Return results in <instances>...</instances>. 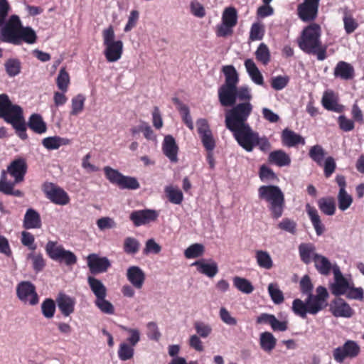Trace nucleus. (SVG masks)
I'll return each mask as SVG.
<instances>
[{
  "label": "nucleus",
  "mask_w": 364,
  "mask_h": 364,
  "mask_svg": "<svg viewBox=\"0 0 364 364\" xmlns=\"http://www.w3.org/2000/svg\"><path fill=\"white\" fill-rule=\"evenodd\" d=\"M292 310L296 315L302 318H306V314L309 313L306 301H303L299 299H296L293 301Z\"/></svg>",
  "instance_id": "obj_45"
},
{
  "label": "nucleus",
  "mask_w": 364,
  "mask_h": 364,
  "mask_svg": "<svg viewBox=\"0 0 364 364\" xmlns=\"http://www.w3.org/2000/svg\"><path fill=\"white\" fill-rule=\"evenodd\" d=\"M162 150L171 162L176 163L178 161V146L171 135H167L164 137L162 143Z\"/></svg>",
  "instance_id": "obj_21"
},
{
  "label": "nucleus",
  "mask_w": 364,
  "mask_h": 364,
  "mask_svg": "<svg viewBox=\"0 0 364 364\" xmlns=\"http://www.w3.org/2000/svg\"><path fill=\"white\" fill-rule=\"evenodd\" d=\"M278 228L290 234L294 235L296 232V223L289 218H284L279 224Z\"/></svg>",
  "instance_id": "obj_61"
},
{
  "label": "nucleus",
  "mask_w": 364,
  "mask_h": 364,
  "mask_svg": "<svg viewBox=\"0 0 364 364\" xmlns=\"http://www.w3.org/2000/svg\"><path fill=\"white\" fill-rule=\"evenodd\" d=\"M41 311L46 318H53L55 312V301L52 299H46L41 304Z\"/></svg>",
  "instance_id": "obj_51"
},
{
  "label": "nucleus",
  "mask_w": 364,
  "mask_h": 364,
  "mask_svg": "<svg viewBox=\"0 0 364 364\" xmlns=\"http://www.w3.org/2000/svg\"><path fill=\"white\" fill-rule=\"evenodd\" d=\"M203 252L204 246L202 244L195 243L185 250L184 255L187 259H193L201 256Z\"/></svg>",
  "instance_id": "obj_52"
},
{
  "label": "nucleus",
  "mask_w": 364,
  "mask_h": 364,
  "mask_svg": "<svg viewBox=\"0 0 364 364\" xmlns=\"http://www.w3.org/2000/svg\"><path fill=\"white\" fill-rule=\"evenodd\" d=\"M222 22L229 25V26L235 27L237 23V13L235 8H226L222 15Z\"/></svg>",
  "instance_id": "obj_41"
},
{
  "label": "nucleus",
  "mask_w": 364,
  "mask_h": 364,
  "mask_svg": "<svg viewBox=\"0 0 364 364\" xmlns=\"http://www.w3.org/2000/svg\"><path fill=\"white\" fill-rule=\"evenodd\" d=\"M21 20L17 15H12L7 23L0 26V41L5 43L18 45Z\"/></svg>",
  "instance_id": "obj_9"
},
{
  "label": "nucleus",
  "mask_w": 364,
  "mask_h": 364,
  "mask_svg": "<svg viewBox=\"0 0 364 364\" xmlns=\"http://www.w3.org/2000/svg\"><path fill=\"white\" fill-rule=\"evenodd\" d=\"M42 190L46 198L55 204L65 205L70 201L68 193L53 183H45Z\"/></svg>",
  "instance_id": "obj_12"
},
{
  "label": "nucleus",
  "mask_w": 364,
  "mask_h": 364,
  "mask_svg": "<svg viewBox=\"0 0 364 364\" xmlns=\"http://www.w3.org/2000/svg\"><path fill=\"white\" fill-rule=\"evenodd\" d=\"M173 101L178 105V109L182 116L183 121L191 130H193L194 126L190 115L189 108L186 105L182 104L177 98L173 99Z\"/></svg>",
  "instance_id": "obj_39"
},
{
  "label": "nucleus",
  "mask_w": 364,
  "mask_h": 364,
  "mask_svg": "<svg viewBox=\"0 0 364 364\" xmlns=\"http://www.w3.org/2000/svg\"><path fill=\"white\" fill-rule=\"evenodd\" d=\"M300 258L305 264H309L315 259V256L318 254L316 252L315 245L311 242L301 243L298 247Z\"/></svg>",
  "instance_id": "obj_25"
},
{
  "label": "nucleus",
  "mask_w": 364,
  "mask_h": 364,
  "mask_svg": "<svg viewBox=\"0 0 364 364\" xmlns=\"http://www.w3.org/2000/svg\"><path fill=\"white\" fill-rule=\"evenodd\" d=\"M193 327L197 335L203 338H208L212 333L211 326L203 321H196L193 323Z\"/></svg>",
  "instance_id": "obj_56"
},
{
  "label": "nucleus",
  "mask_w": 364,
  "mask_h": 364,
  "mask_svg": "<svg viewBox=\"0 0 364 364\" xmlns=\"http://www.w3.org/2000/svg\"><path fill=\"white\" fill-rule=\"evenodd\" d=\"M255 56L258 61L267 65L270 60V52L266 44L262 43L255 51Z\"/></svg>",
  "instance_id": "obj_46"
},
{
  "label": "nucleus",
  "mask_w": 364,
  "mask_h": 364,
  "mask_svg": "<svg viewBox=\"0 0 364 364\" xmlns=\"http://www.w3.org/2000/svg\"><path fill=\"white\" fill-rule=\"evenodd\" d=\"M329 310L336 317L350 318L354 313L350 305L340 297L331 302Z\"/></svg>",
  "instance_id": "obj_16"
},
{
  "label": "nucleus",
  "mask_w": 364,
  "mask_h": 364,
  "mask_svg": "<svg viewBox=\"0 0 364 364\" xmlns=\"http://www.w3.org/2000/svg\"><path fill=\"white\" fill-rule=\"evenodd\" d=\"M87 266L92 272H106L111 263L106 257H100L97 254H90L87 257Z\"/></svg>",
  "instance_id": "obj_17"
},
{
  "label": "nucleus",
  "mask_w": 364,
  "mask_h": 364,
  "mask_svg": "<svg viewBox=\"0 0 364 364\" xmlns=\"http://www.w3.org/2000/svg\"><path fill=\"white\" fill-rule=\"evenodd\" d=\"M289 77L287 75H278L272 78L271 86L275 90H282L287 87Z\"/></svg>",
  "instance_id": "obj_60"
},
{
  "label": "nucleus",
  "mask_w": 364,
  "mask_h": 364,
  "mask_svg": "<svg viewBox=\"0 0 364 364\" xmlns=\"http://www.w3.org/2000/svg\"><path fill=\"white\" fill-rule=\"evenodd\" d=\"M321 102L323 107L328 110L336 112H341L342 111L341 106L336 102L332 93L325 92Z\"/></svg>",
  "instance_id": "obj_38"
},
{
  "label": "nucleus",
  "mask_w": 364,
  "mask_h": 364,
  "mask_svg": "<svg viewBox=\"0 0 364 364\" xmlns=\"http://www.w3.org/2000/svg\"><path fill=\"white\" fill-rule=\"evenodd\" d=\"M314 265L319 273H341L339 267L336 262H331L327 257L323 255H318L315 256L314 260Z\"/></svg>",
  "instance_id": "obj_20"
},
{
  "label": "nucleus",
  "mask_w": 364,
  "mask_h": 364,
  "mask_svg": "<svg viewBox=\"0 0 364 364\" xmlns=\"http://www.w3.org/2000/svg\"><path fill=\"white\" fill-rule=\"evenodd\" d=\"M88 283L96 299L107 296V289L101 281L93 277H89Z\"/></svg>",
  "instance_id": "obj_35"
},
{
  "label": "nucleus",
  "mask_w": 364,
  "mask_h": 364,
  "mask_svg": "<svg viewBox=\"0 0 364 364\" xmlns=\"http://www.w3.org/2000/svg\"><path fill=\"white\" fill-rule=\"evenodd\" d=\"M41 224L39 213L33 208H28L24 215L23 227L26 229L40 228Z\"/></svg>",
  "instance_id": "obj_27"
},
{
  "label": "nucleus",
  "mask_w": 364,
  "mask_h": 364,
  "mask_svg": "<svg viewBox=\"0 0 364 364\" xmlns=\"http://www.w3.org/2000/svg\"><path fill=\"white\" fill-rule=\"evenodd\" d=\"M269 296L276 304H279L284 301V295L282 291L278 288L277 284H269L268 286Z\"/></svg>",
  "instance_id": "obj_57"
},
{
  "label": "nucleus",
  "mask_w": 364,
  "mask_h": 364,
  "mask_svg": "<svg viewBox=\"0 0 364 364\" xmlns=\"http://www.w3.org/2000/svg\"><path fill=\"white\" fill-rule=\"evenodd\" d=\"M29 128L37 134H43L46 132V124L42 117L38 114H33L28 120Z\"/></svg>",
  "instance_id": "obj_32"
},
{
  "label": "nucleus",
  "mask_w": 364,
  "mask_h": 364,
  "mask_svg": "<svg viewBox=\"0 0 364 364\" xmlns=\"http://www.w3.org/2000/svg\"><path fill=\"white\" fill-rule=\"evenodd\" d=\"M225 80V83L218 89V98L224 107L233 106L237 100L250 102L252 99V90L247 85L237 87L239 76L232 65H225L223 68Z\"/></svg>",
  "instance_id": "obj_2"
},
{
  "label": "nucleus",
  "mask_w": 364,
  "mask_h": 364,
  "mask_svg": "<svg viewBox=\"0 0 364 364\" xmlns=\"http://www.w3.org/2000/svg\"><path fill=\"white\" fill-rule=\"evenodd\" d=\"M104 171L106 178L110 183L119 186L122 176V174L119 171L109 166H105Z\"/></svg>",
  "instance_id": "obj_58"
},
{
  "label": "nucleus",
  "mask_w": 364,
  "mask_h": 364,
  "mask_svg": "<svg viewBox=\"0 0 364 364\" xmlns=\"http://www.w3.org/2000/svg\"><path fill=\"white\" fill-rule=\"evenodd\" d=\"M134 346L127 343H122L118 349V357L121 360L126 361L133 358Z\"/></svg>",
  "instance_id": "obj_44"
},
{
  "label": "nucleus",
  "mask_w": 364,
  "mask_h": 364,
  "mask_svg": "<svg viewBox=\"0 0 364 364\" xmlns=\"http://www.w3.org/2000/svg\"><path fill=\"white\" fill-rule=\"evenodd\" d=\"M159 217V213L152 209H144L132 211L129 219L134 226L139 227L155 221Z\"/></svg>",
  "instance_id": "obj_13"
},
{
  "label": "nucleus",
  "mask_w": 364,
  "mask_h": 364,
  "mask_svg": "<svg viewBox=\"0 0 364 364\" xmlns=\"http://www.w3.org/2000/svg\"><path fill=\"white\" fill-rule=\"evenodd\" d=\"M253 106L249 102L234 105L232 109L225 113V126L232 133L237 144L247 152H252L258 146L262 152L271 149L269 139L254 131L247 122L252 112Z\"/></svg>",
  "instance_id": "obj_1"
},
{
  "label": "nucleus",
  "mask_w": 364,
  "mask_h": 364,
  "mask_svg": "<svg viewBox=\"0 0 364 364\" xmlns=\"http://www.w3.org/2000/svg\"><path fill=\"white\" fill-rule=\"evenodd\" d=\"M316 293V294L307 295L308 296L306 299L309 314L312 315L317 314L328 306L327 300L329 297L326 288L323 286L317 287Z\"/></svg>",
  "instance_id": "obj_10"
},
{
  "label": "nucleus",
  "mask_w": 364,
  "mask_h": 364,
  "mask_svg": "<svg viewBox=\"0 0 364 364\" xmlns=\"http://www.w3.org/2000/svg\"><path fill=\"white\" fill-rule=\"evenodd\" d=\"M97 225L100 230H105L115 228L117 223L112 218L102 217L97 220Z\"/></svg>",
  "instance_id": "obj_64"
},
{
  "label": "nucleus",
  "mask_w": 364,
  "mask_h": 364,
  "mask_svg": "<svg viewBox=\"0 0 364 364\" xmlns=\"http://www.w3.org/2000/svg\"><path fill=\"white\" fill-rule=\"evenodd\" d=\"M164 191L168 200L176 205H179L183 200V195L181 190L173 186H167L164 188Z\"/></svg>",
  "instance_id": "obj_36"
},
{
  "label": "nucleus",
  "mask_w": 364,
  "mask_h": 364,
  "mask_svg": "<svg viewBox=\"0 0 364 364\" xmlns=\"http://www.w3.org/2000/svg\"><path fill=\"white\" fill-rule=\"evenodd\" d=\"M264 33L263 26L259 23H255L252 25L250 32V39L251 41L262 40Z\"/></svg>",
  "instance_id": "obj_62"
},
{
  "label": "nucleus",
  "mask_w": 364,
  "mask_h": 364,
  "mask_svg": "<svg viewBox=\"0 0 364 364\" xmlns=\"http://www.w3.org/2000/svg\"><path fill=\"white\" fill-rule=\"evenodd\" d=\"M104 55L107 62L118 61L122 55L124 44L121 40L115 39V33L112 26L102 31Z\"/></svg>",
  "instance_id": "obj_6"
},
{
  "label": "nucleus",
  "mask_w": 364,
  "mask_h": 364,
  "mask_svg": "<svg viewBox=\"0 0 364 364\" xmlns=\"http://www.w3.org/2000/svg\"><path fill=\"white\" fill-rule=\"evenodd\" d=\"M344 29L346 33L350 34L355 31L358 28V23L349 13L347 9L344 11V16L343 18Z\"/></svg>",
  "instance_id": "obj_48"
},
{
  "label": "nucleus",
  "mask_w": 364,
  "mask_h": 364,
  "mask_svg": "<svg viewBox=\"0 0 364 364\" xmlns=\"http://www.w3.org/2000/svg\"><path fill=\"white\" fill-rule=\"evenodd\" d=\"M309 157L318 166H322L326 156V151L321 145H314L309 152Z\"/></svg>",
  "instance_id": "obj_40"
},
{
  "label": "nucleus",
  "mask_w": 364,
  "mask_h": 364,
  "mask_svg": "<svg viewBox=\"0 0 364 364\" xmlns=\"http://www.w3.org/2000/svg\"><path fill=\"white\" fill-rule=\"evenodd\" d=\"M0 118L11 124L21 139L27 138L23 109L19 105L12 104L6 94L0 95Z\"/></svg>",
  "instance_id": "obj_4"
},
{
  "label": "nucleus",
  "mask_w": 364,
  "mask_h": 364,
  "mask_svg": "<svg viewBox=\"0 0 364 364\" xmlns=\"http://www.w3.org/2000/svg\"><path fill=\"white\" fill-rule=\"evenodd\" d=\"M140 247L139 242L134 237H127L124 241V251L129 255L138 252Z\"/></svg>",
  "instance_id": "obj_49"
},
{
  "label": "nucleus",
  "mask_w": 364,
  "mask_h": 364,
  "mask_svg": "<svg viewBox=\"0 0 364 364\" xmlns=\"http://www.w3.org/2000/svg\"><path fill=\"white\" fill-rule=\"evenodd\" d=\"M259 178L263 182L274 181L277 178L275 173L265 165H262L259 169Z\"/></svg>",
  "instance_id": "obj_59"
},
{
  "label": "nucleus",
  "mask_w": 364,
  "mask_h": 364,
  "mask_svg": "<svg viewBox=\"0 0 364 364\" xmlns=\"http://www.w3.org/2000/svg\"><path fill=\"white\" fill-rule=\"evenodd\" d=\"M197 267L200 273H217L218 271L217 263L211 259H201L193 264Z\"/></svg>",
  "instance_id": "obj_30"
},
{
  "label": "nucleus",
  "mask_w": 364,
  "mask_h": 364,
  "mask_svg": "<svg viewBox=\"0 0 364 364\" xmlns=\"http://www.w3.org/2000/svg\"><path fill=\"white\" fill-rule=\"evenodd\" d=\"M234 285L240 291L245 294H250L253 291L254 287L247 279L239 277L234 278Z\"/></svg>",
  "instance_id": "obj_50"
},
{
  "label": "nucleus",
  "mask_w": 364,
  "mask_h": 364,
  "mask_svg": "<svg viewBox=\"0 0 364 364\" xmlns=\"http://www.w3.org/2000/svg\"><path fill=\"white\" fill-rule=\"evenodd\" d=\"M306 210L318 236H321L325 232V226L322 223L317 210L309 204L306 205Z\"/></svg>",
  "instance_id": "obj_24"
},
{
  "label": "nucleus",
  "mask_w": 364,
  "mask_h": 364,
  "mask_svg": "<svg viewBox=\"0 0 364 364\" xmlns=\"http://www.w3.org/2000/svg\"><path fill=\"white\" fill-rule=\"evenodd\" d=\"M320 0H304L298 6V15L303 21H310L316 18Z\"/></svg>",
  "instance_id": "obj_14"
},
{
  "label": "nucleus",
  "mask_w": 364,
  "mask_h": 364,
  "mask_svg": "<svg viewBox=\"0 0 364 364\" xmlns=\"http://www.w3.org/2000/svg\"><path fill=\"white\" fill-rule=\"evenodd\" d=\"M106 296H102L96 299L95 301V306L104 314H113L114 308L111 302L107 301Z\"/></svg>",
  "instance_id": "obj_53"
},
{
  "label": "nucleus",
  "mask_w": 364,
  "mask_h": 364,
  "mask_svg": "<svg viewBox=\"0 0 364 364\" xmlns=\"http://www.w3.org/2000/svg\"><path fill=\"white\" fill-rule=\"evenodd\" d=\"M85 97L83 95L79 94L74 97L71 100L72 110L71 115H77L84 108Z\"/></svg>",
  "instance_id": "obj_54"
},
{
  "label": "nucleus",
  "mask_w": 364,
  "mask_h": 364,
  "mask_svg": "<svg viewBox=\"0 0 364 364\" xmlns=\"http://www.w3.org/2000/svg\"><path fill=\"white\" fill-rule=\"evenodd\" d=\"M46 251L51 259L60 264L72 266L77 262V257L73 252L65 250L62 245H58L55 242H48Z\"/></svg>",
  "instance_id": "obj_8"
},
{
  "label": "nucleus",
  "mask_w": 364,
  "mask_h": 364,
  "mask_svg": "<svg viewBox=\"0 0 364 364\" xmlns=\"http://www.w3.org/2000/svg\"><path fill=\"white\" fill-rule=\"evenodd\" d=\"M58 307L64 316H69L75 311V299L65 293H59L56 297Z\"/></svg>",
  "instance_id": "obj_19"
},
{
  "label": "nucleus",
  "mask_w": 364,
  "mask_h": 364,
  "mask_svg": "<svg viewBox=\"0 0 364 364\" xmlns=\"http://www.w3.org/2000/svg\"><path fill=\"white\" fill-rule=\"evenodd\" d=\"M333 74L336 77L345 80H350L354 76V68L345 61H339L334 68Z\"/></svg>",
  "instance_id": "obj_26"
},
{
  "label": "nucleus",
  "mask_w": 364,
  "mask_h": 364,
  "mask_svg": "<svg viewBox=\"0 0 364 364\" xmlns=\"http://www.w3.org/2000/svg\"><path fill=\"white\" fill-rule=\"evenodd\" d=\"M17 296L20 300L31 305H36L38 302V296L36 292L35 287L29 282H22L18 285Z\"/></svg>",
  "instance_id": "obj_15"
},
{
  "label": "nucleus",
  "mask_w": 364,
  "mask_h": 364,
  "mask_svg": "<svg viewBox=\"0 0 364 364\" xmlns=\"http://www.w3.org/2000/svg\"><path fill=\"white\" fill-rule=\"evenodd\" d=\"M245 66L252 81L257 85H263V76L255 62L252 59H247L245 61Z\"/></svg>",
  "instance_id": "obj_28"
},
{
  "label": "nucleus",
  "mask_w": 364,
  "mask_h": 364,
  "mask_svg": "<svg viewBox=\"0 0 364 364\" xmlns=\"http://www.w3.org/2000/svg\"><path fill=\"white\" fill-rule=\"evenodd\" d=\"M318 206L320 210L326 215H333L336 212V203L331 197L321 198L318 200Z\"/></svg>",
  "instance_id": "obj_34"
},
{
  "label": "nucleus",
  "mask_w": 364,
  "mask_h": 364,
  "mask_svg": "<svg viewBox=\"0 0 364 364\" xmlns=\"http://www.w3.org/2000/svg\"><path fill=\"white\" fill-rule=\"evenodd\" d=\"M70 140L58 136H49L43 139V145L48 150L58 149L61 146L68 145Z\"/></svg>",
  "instance_id": "obj_31"
},
{
  "label": "nucleus",
  "mask_w": 364,
  "mask_h": 364,
  "mask_svg": "<svg viewBox=\"0 0 364 364\" xmlns=\"http://www.w3.org/2000/svg\"><path fill=\"white\" fill-rule=\"evenodd\" d=\"M6 74L11 77H15L21 73V63L17 58H9L4 63Z\"/></svg>",
  "instance_id": "obj_37"
},
{
  "label": "nucleus",
  "mask_w": 364,
  "mask_h": 364,
  "mask_svg": "<svg viewBox=\"0 0 364 364\" xmlns=\"http://www.w3.org/2000/svg\"><path fill=\"white\" fill-rule=\"evenodd\" d=\"M268 161L279 167L288 166L291 164V157L282 149H278L269 153Z\"/></svg>",
  "instance_id": "obj_23"
},
{
  "label": "nucleus",
  "mask_w": 364,
  "mask_h": 364,
  "mask_svg": "<svg viewBox=\"0 0 364 364\" xmlns=\"http://www.w3.org/2000/svg\"><path fill=\"white\" fill-rule=\"evenodd\" d=\"M321 36V26L314 23L303 30L297 43L299 48L304 53L314 55L318 60L322 61L327 57V46L323 45Z\"/></svg>",
  "instance_id": "obj_3"
},
{
  "label": "nucleus",
  "mask_w": 364,
  "mask_h": 364,
  "mask_svg": "<svg viewBox=\"0 0 364 364\" xmlns=\"http://www.w3.org/2000/svg\"><path fill=\"white\" fill-rule=\"evenodd\" d=\"M118 186L122 189L136 190L139 188V183L134 177L122 175Z\"/></svg>",
  "instance_id": "obj_55"
},
{
  "label": "nucleus",
  "mask_w": 364,
  "mask_h": 364,
  "mask_svg": "<svg viewBox=\"0 0 364 364\" xmlns=\"http://www.w3.org/2000/svg\"><path fill=\"white\" fill-rule=\"evenodd\" d=\"M57 86L63 92H66L70 84V76L64 68H62L56 79Z\"/></svg>",
  "instance_id": "obj_47"
},
{
  "label": "nucleus",
  "mask_w": 364,
  "mask_h": 364,
  "mask_svg": "<svg viewBox=\"0 0 364 364\" xmlns=\"http://www.w3.org/2000/svg\"><path fill=\"white\" fill-rule=\"evenodd\" d=\"M338 208L341 211H345L348 209L353 203V197L346 191H339L338 196Z\"/></svg>",
  "instance_id": "obj_43"
},
{
  "label": "nucleus",
  "mask_w": 364,
  "mask_h": 364,
  "mask_svg": "<svg viewBox=\"0 0 364 364\" xmlns=\"http://www.w3.org/2000/svg\"><path fill=\"white\" fill-rule=\"evenodd\" d=\"M360 353V348L359 345L354 341L348 340L342 346L333 350V356L337 363H342L346 358H354Z\"/></svg>",
  "instance_id": "obj_11"
},
{
  "label": "nucleus",
  "mask_w": 364,
  "mask_h": 364,
  "mask_svg": "<svg viewBox=\"0 0 364 364\" xmlns=\"http://www.w3.org/2000/svg\"><path fill=\"white\" fill-rule=\"evenodd\" d=\"M121 328L128 333H129L130 336L127 339L128 344L132 345V346H135L138 342L140 341V333L138 329L130 328L126 326H121Z\"/></svg>",
  "instance_id": "obj_63"
},
{
  "label": "nucleus",
  "mask_w": 364,
  "mask_h": 364,
  "mask_svg": "<svg viewBox=\"0 0 364 364\" xmlns=\"http://www.w3.org/2000/svg\"><path fill=\"white\" fill-rule=\"evenodd\" d=\"M8 173L14 178V183H18L23 181L27 171V165L24 159L14 160L7 168Z\"/></svg>",
  "instance_id": "obj_18"
},
{
  "label": "nucleus",
  "mask_w": 364,
  "mask_h": 364,
  "mask_svg": "<svg viewBox=\"0 0 364 364\" xmlns=\"http://www.w3.org/2000/svg\"><path fill=\"white\" fill-rule=\"evenodd\" d=\"M18 38V45L21 44L22 41L28 44H33L37 39L36 31L30 26H23L21 23Z\"/></svg>",
  "instance_id": "obj_29"
},
{
  "label": "nucleus",
  "mask_w": 364,
  "mask_h": 364,
  "mask_svg": "<svg viewBox=\"0 0 364 364\" xmlns=\"http://www.w3.org/2000/svg\"><path fill=\"white\" fill-rule=\"evenodd\" d=\"M329 289L336 296L346 295L348 299H362L363 291L362 288H355L353 283L343 277V274H334L333 282L329 284Z\"/></svg>",
  "instance_id": "obj_7"
},
{
  "label": "nucleus",
  "mask_w": 364,
  "mask_h": 364,
  "mask_svg": "<svg viewBox=\"0 0 364 364\" xmlns=\"http://www.w3.org/2000/svg\"><path fill=\"white\" fill-rule=\"evenodd\" d=\"M255 257L257 262L260 267L265 269H269L273 265L271 256L267 251H257Z\"/></svg>",
  "instance_id": "obj_42"
},
{
  "label": "nucleus",
  "mask_w": 364,
  "mask_h": 364,
  "mask_svg": "<svg viewBox=\"0 0 364 364\" xmlns=\"http://www.w3.org/2000/svg\"><path fill=\"white\" fill-rule=\"evenodd\" d=\"M258 197L267 203V207L274 219L280 218L285 207L284 195L277 186H262L258 188Z\"/></svg>",
  "instance_id": "obj_5"
},
{
  "label": "nucleus",
  "mask_w": 364,
  "mask_h": 364,
  "mask_svg": "<svg viewBox=\"0 0 364 364\" xmlns=\"http://www.w3.org/2000/svg\"><path fill=\"white\" fill-rule=\"evenodd\" d=\"M281 139L283 145L287 147H294L298 144L304 145L306 143L303 136L288 128L282 131Z\"/></svg>",
  "instance_id": "obj_22"
},
{
  "label": "nucleus",
  "mask_w": 364,
  "mask_h": 364,
  "mask_svg": "<svg viewBox=\"0 0 364 364\" xmlns=\"http://www.w3.org/2000/svg\"><path fill=\"white\" fill-rule=\"evenodd\" d=\"M259 344L264 351L269 353L275 348L277 339L272 333L264 332L260 334Z\"/></svg>",
  "instance_id": "obj_33"
}]
</instances>
